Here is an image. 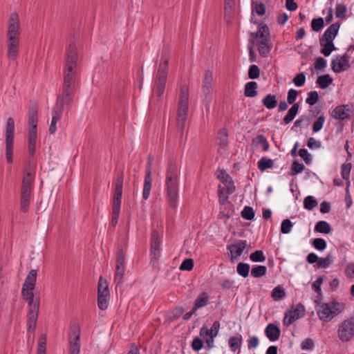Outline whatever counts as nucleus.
I'll return each instance as SVG.
<instances>
[{"label": "nucleus", "mask_w": 354, "mask_h": 354, "mask_svg": "<svg viewBox=\"0 0 354 354\" xmlns=\"http://www.w3.org/2000/svg\"><path fill=\"white\" fill-rule=\"evenodd\" d=\"M37 278V271L35 270H31L23 284L24 287H29L30 289H34Z\"/></svg>", "instance_id": "obj_33"}, {"label": "nucleus", "mask_w": 354, "mask_h": 354, "mask_svg": "<svg viewBox=\"0 0 354 354\" xmlns=\"http://www.w3.org/2000/svg\"><path fill=\"white\" fill-rule=\"evenodd\" d=\"M332 82H333V79L328 74L319 76L316 81V83L322 89H324V88H326L327 87H328L332 84Z\"/></svg>", "instance_id": "obj_35"}, {"label": "nucleus", "mask_w": 354, "mask_h": 354, "mask_svg": "<svg viewBox=\"0 0 354 354\" xmlns=\"http://www.w3.org/2000/svg\"><path fill=\"white\" fill-rule=\"evenodd\" d=\"M266 11V7L265 3L261 1H252V13H256L259 16H263L265 15Z\"/></svg>", "instance_id": "obj_28"}, {"label": "nucleus", "mask_w": 354, "mask_h": 354, "mask_svg": "<svg viewBox=\"0 0 354 354\" xmlns=\"http://www.w3.org/2000/svg\"><path fill=\"white\" fill-rule=\"evenodd\" d=\"M250 266L247 263L240 262L236 266L237 273L243 278L248 277L250 273Z\"/></svg>", "instance_id": "obj_40"}, {"label": "nucleus", "mask_w": 354, "mask_h": 354, "mask_svg": "<svg viewBox=\"0 0 354 354\" xmlns=\"http://www.w3.org/2000/svg\"><path fill=\"white\" fill-rule=\"evenodd\" d=\"M212 72L209 70L206 71L204 75L203 91L205 95V101L207 104H209L212 100L211 93L212 91Z\"/></svg>", "instance_id": "obj_18"}, {"label": "nucleus", "mask_w": 354, "mask_h": 354, "mask_svg": "<svg viewBox=\"0 0 354 354\" xmlns=\"http://www.w3.org/2000/svg\"><path fill=\"white\" fill-rule=\"evenodd\" d=\"M258 85L255 82H249L246 83L245 86V92L244 95L248 97H253L257 95V89Z\"/></svg>", "instance_id": "obj_31"}, {"label": "nucleus", "mask_w": 354, "mask_h": 354, "mask_svg": "<svg viewBox=\"0 0 354 354\" xmlns=\"http://www.w3.org/2000/svg\"><path fill=\"white\" fill-rule=\"evenodd\" d=\"M262 104L268 109H272L277 105V96L272 94H268L262 100Z\"/></svg>", "instance_id": "obj_30"}, {"label": "nucleus", "mask_w": 354, "mask_h": 354, "mask_svg": "<svg viewBox=\"0 0 354 354\" xmlns=\"http://www.w3.org/2000/svg\"><path fill=\"white\" fill-rule=\"evenodd\" d=\"M337 336L342 342H348L354 338V316L339 324L337 328Z\"/></svg>", "instance_id": "obj_9"}, {"label": "nucleus", "mask_w": 354, "mask_h": 354, "mask_svg": "<svg viewBox=\"0 0 354 354\" xmlns=\"http://www.w3.org/2000/svg\"><path fill=\"white\" fill-rule=\"evenodd\" d=\"M194 267V261L192 259H185L180 266V270L190 271Z\"/></svg>", "instance_id": "obj_63"}, {"label": "nucleus", "mask_w": 354, "mask_h": 354, "mask_svg": "<svg viewBox=\"0 0 354 354\" xmlns=\"http://www.w3.org/2000/svg\"><path fill=\"white\" fill-rule=\"evenodd\" d=\"M315 231L322 234H329L331 231V227L328 222L320 221L316 223Z\"/></svg>", "instance_id": "obj_37"}, {"label": "nucleus", "mask_w": 354, "mask_h": 354, "mask_svg": "<svg viewBox=\"0 0 354 354\" xmlns=\"http://www.w3.org/2000/svg\"><path fill=\"white\" fill-rule=\"evenodd\" d=\"M340 25L339 23H334L331 24L324 32L321 38L319 39V43H322L324 41H333L335 38L336 37Z\"/></svg>", "instance_id": "obj_20"}, {"label": "nucleus", "mask_w": 354, "mask_h": 354, "mask_svg": "<svg viewBox=\"0 0 354 354\" xmlns=\"http://www.w3.org/2000/svg\"><path fill=\"white\" fill-rule=\"evenodd\" d=\"M169 59L162 54L155 79L154 92L157 97L162 96L165 91L168 73Z\"/></svg>", "instance_id": "obj_7"}, {"label": "nucleus", "mask_w": 354, "mask_h": 354, "mask_svg": "<svg viewBox=\"0 0 354 354\" xmlns=\"http://www.w3.org/2000/svg\"><path fill=\"white\" fill-rule=\"evenodd\" d=\"M241 214L244 219L248 221L253 220L255 216L253 208L250 206H245L242 210Z\"/></svg>", "instance_id": "obj_47"}, {"label": "nucleus", "mask_w": 354, "mask_h": 354, "mask_svg": "<svg viewBox=\"0 0 354 354\" xmlns=\"http://www.w3.org/2000/svg\"><path fill=\"white\" fill-rule=\"evenodd\" d=\"M220 322L215 321L210 328H207L205 326L201 328V337L205 339L207 349H210L214 346V339L216 337L220 329Z\"/></svg>", "instance_id": "obj_10"}, {"label": "nucleus", "mask_w": 354, "mask_h": 354, "mask_svg": "<svg viewBox=\"0 0 354 354\" xmlns=\"http://www.w3.org/2000/svg\"><path fill=\"white\" fill-rule=\"evenodd\" d=\"M188 100H189V88L186 85H183L181 88L178 109L183 110H188Z\"/></svg>", "instance_id": "obj_24"}, {"label": "nucleus", "mask_w": 354, "mask_h": 354, "mask_svg": "<svg viewBox=\"0 0 354 354\" xmlns=\"http://www.w3.org/2000/svg\"><path fill=\"white\" fill-rule=\"evenodd\" d=\"M320 45L323 46V48L321 49V53L323 54L324 56L328 57L329 56L331 53L336 50V48L335 46V44L333 41H324L322 43H320Z\"/></svg>", "instance_id": "obj_36"}, {"label": "nucleus", "mask_w": 354, "mask_h": 354, "mask_svg": "<svg viewBox=\"0 0 354 354\" xmlns=\"http://www.w3.org/2000/svg\"><path fill=\"white\" fill-rule=\"evenodd\" d=\"M15 135V122L12 118L10 117L6 121V158L8 164L13 162V147Z\"/></svg>", "instance_id": "obj_8"}, {"label": "nucleus", "mask_w": 354, "mask_h": 354, "mask_svg": "<svg viewBox=\"0 0 354 354\" xmlns=\"http://www.w3.org/2000/svg\"><path fill=\"white\" fill-rule=\"evenodd\" d=\"M326 242L322 238H316L313 241V246L317 250L323 251L326 248Z\"/></svg>", "instance_id": "obj_53"}, {"label": "nucleus", "mask_w": 354, "mask_h": 354, "mask_svg": "<svg viewBox=\"0 0 354 354\" xmlns=\"http://www.w3.org/2000/svg\"><path fill=\"white\" fill-rule=\"evenodd\" d=\"M324 26V21L322 17L315 18L312 20L311 22V28L313 31L319 32L320 31Z\"/></svg>", "instance_id": "obj_49"}, {"label": "nucleus", "mask_w": 354, "mask_h": 354, "mask_svg": "<svg viewBox=\"0 0 354 354\" xmlns=\"http://www.w3.org/2000/svg\"><path fill=\"white\" fill-rule=\"evenodd\" d=\"M125 254L122 249H120L117 253L116 266L114 276V282L116 288L121 286L124 282V274L125 272Z\"/></svg>", "instance_id": "obj_12"}, {"label": "nucleus", "mask_w": 354, "mask_h": 354, "mask_svg": "<svg viewBox=\"0 0 354 354\" xmlns=\"http://www.w3.org/2000/svg\"><path fill=\"white\" fill-rule=\"evenodd\" d=\"M350 111L348 104L337 106L331 113V117L335 120H344L349 118L348 112Z\"/></svg>", "instance_id": "obj_21"}, {"label": "nucleus", "mask_w": 354, "mask_h": 354, "mask_svg": "<svg viewBox=\"0 0 354 354\" xmlns=\"http://www.w3.org/2000/svg\"><path fill=\"white\" fill-rule=\"evenodd\" d=\"M267 268L265 266H256L251 270V275L254 278H260L266 275Z\"/></svg>", "instance_id": "obj_42"}, {"label": "nucleus", "mask_w": 354, "mask_h": 354, "mask_svg": "<svg viewBox=\"0 0 354 354\" xmlns=\"http://www.w3.org/2000/svg\"><path fill=\"white\" fill-rule=\"evenodd\" d=\"M260 75V70L257 65L250 66L248 71V76L249 78L254 80L259 77Z\"/></svg>", "instance_id": "obj_61"}, {"label": "nucleus", "mask_w": 354, "mask_h": 354, "mask_svg": "<svg viewBox=\"0 0 354 354\" xmlns=\"http://www.w3.org/2000/svg\"><path fill=\"white\" fill-rule=\"evenodd\" d=\"M162 232L153 229L150 239V255L152 261H158L160 256V244L162 242Z\"/></svg>", "instance_id": "obj_11"}, {"label": "nucleus", "mask_w": 354, "mask_h": 354, "mask_svg": "<svg viewBox=\"0 0 354 354\" xmlns=\"http://www.w3.org/2000/svg\"><path fill=\"white\" fill-rule=\"evenodd\" d=\"M179 176L180 170L177 165L170 160L166 170L165 187L169 205L173 209L178 205Z\"/></svg>", "instance_id": "obj_2"}, {"label": "nucleus", "mask_w": 354, "mask_h": 354, "mask_svg": "<svg viewBox=\"0 0 354 354\" xmlns=\"http://www.w3.org/2000/svg\"><path fill=\"white\" fill-rule=\"evenodd\" d=\"M319 100L318 93L315 91H310L308 93V97L306 100V102L310 105L313 106L315 105Z\"/></svg>", "instance_id": "obj_52"}, {"label": "nucleus", "mask_w": 354, "mask_h": 354, "mask_svg": "<svg viewBox=\"0 0 354 354\" xmlns=\"http://www.w3.org/2000/svg\"><path fill=\"white\" fill-rule=\"evenodd\" d=\"M268 41H267V39L264 40H260L258 44V50L261 56L262 57H266L270 51V47L268 45Z\"/></svg>", "instance_id": "obj_39"}, {"label": "nucleus", "mask_w": 354, "mask_h": 354, "mask_svg": "<svg viewBox=\"0 0 354 354\" xmlns=\"http://www.w3.org/2000/svg\"><path fill=\"white\" fill-rule=\"evenodd\" d=\"M265 334L270 341L275 342L279 339L281 330L274 324H269L265 329Z\"/></svg>", "instance_id": "obj_23"}, {"label": "nucleus", "mask_w": 354, "mask_h": 354, "mask_svg": "<svg viewBox=\"0 0 354 354\" xmlns=\"http://www.w3.org/2000/svg\"><path fill=\"white\" fill-rule=\"evenodd\" d=\"M152 187V178H151V165L149 163L145 172L144 186L142 191V198L146 201L149 198L151 193Z\"/></svg>", "instance_id": "obj_19"}, {"label": "nucleus", "mask_w": 354, "mask_h": 354, "mask_svg": "<svg viewBox=\"0 0 354 354\" xmlns=\"http://www.w3.org/2000/svg\"><path fill=\"white\" fill-rule=\"evenodd\" d=\"M124 183V173L120 171L118 173L115 183V189L113 197V212L111 218V225L115 227L118 223L120 212L121 201L122 196Z\"/></svg>", "instance_id": "obj_6"}, {"label": "nucleus", "mask_w": 354, "mask_h": 354, "mask_svg": "<svg viewBox=\"0 0 354 354\" xmlns=\"http://www.w3.org/2000/svg\"><path fill=\"white\" fill-rule=\"evenodd\" d=\"M315 309L320 320L329 322L344 311L345 305L343 303L333 300L328 303L317 304Z\"/></svg>", "instance_id": "obj_4"}, {"label": "nucleus", "mask_w": 354, "mask_h": 354, "mask_svg": "<svg viewBox=\"0 0 354 354\" xmlns=\"http://www.w3.org/2000/svg\"><path fill=\"white\" fill-rule=\"evenodd\" d=\"M324 122H325V116H324V113H322L314 122V123L313 124V127H312L313 131L315 132V133L319 131L322 129Z\"/></svg>", "instance_id": "obj_48"}, {"label": "nucleus", "mask_w": 354, "mask_h": 354, "mask_svg": "<svg viewBox=\"0 0 354 354\" xmlns=\"http://www.w3.org/2000/svg\"><path fill=\"white\" fill-rule=\"evenodd\" d=\"M258 169L263 171L268 169L272 168L274 167V160L268 158L267 157H262L257 162Z\"/></svg>", "instance_id": "obj_34"}, {"label": "nucleus", "mask_w": 354, "mask_h": 354, "mask_svg": "<svg viewBox=\"0 0 354 354\" xmlns=\"http://www.w3.org/2000/svg\"><path fill=\"white\" fill-rule=\"evenodd\" d=\"M346 12H347V8L345 5L341 4V3H337L336 5V12H335L336 17L339 18V19L345 18Z\"/></svg>", "instance_id": "obj_54"}, {"label": "nucleus", "mask_w": 354, "mask_h": 354, "mask_svg": "<svg viewBox=\"0 0 354 354\" xmlns=\"http://www.w3.org/2000/svg\"><path fill=\"white\" fill-rule=\"evenodd\" d=\"M257 143L262 147V149L264 151H267L269 149V143L266 137L261 134L258 135L256 138Z\"/></svg>", "instance_id": "obj_58"}, {"label": "nucleus", "mask_w": 354, "mask_h": 354, "mask_svg": "<svg viewBox=\"0 0 354 354\" xmlns=\"http://www.w3.org/2000/svg\"><path fill=\"white\" fill-rule=\"evenodd\" d=\"M250 259L253 262H263L266 257L262 250H256L250 255Z\"/></svg>", "instance_id": "obj_51"}, {"label": "nucleus", "mask_w": 354, "mask_h": 354, "mask_svg": "<svg viewBox=\"0 0 354 354\" xmlns=\"http://www.w3.org/2000/svg\"><path fill=\"white\" fill-rule=\"evenodd\" d=\"M242 336L240 334H237L236 336L230 337L228 344L230 349L235 352L236 350L240 349L242 345Z\"/></svg>", "instance_id": "obj_29"}, {"label": "nucleus", "mask_w": 354, "mask_h": 354, "mask_svg": "<svg viewBox=\"0 0 354 354\" xmlns=\"http://www.w3.org/2000/svg\"><path fill=\"white\" fill-rule=\"evenodd\" d=\"M7 37L8 40L19 39L20 23L19 15L16 12L11 13L9 16Z\"/></svg>", "instance_id": "obj_14"}, {"label": "nucleus", "mask_w": 354, "mask_h": 354, "mask_svg": "<svg viewBox=\"0 0 354 354\" xmlns=\"http://www.w3.org/2000/svg\"><path fill=\"white\" fill-rule=\"evenodd\" d=\"M46 336L41 334L39 339L37 354H46Z\"/></svg>", "instance_id": "obj_45"}, {"label": "nucleus", "mask_w": 354, "mask_h": 354, "mask_svg": "<svg viewBox=\"0 0 354 354\" xmlns=\"http://www.w3.org/2000/svg\"><path fill=\"white\" fill-rule=\"evenodd\" d=\"M258 30L261 40L267 39V41H269L270 30L267 25L264 24L259 26Z\"/></svg>", "instance_id": "obj_50"}, {"label": "nucleus", "mask_w": 354, "mask_h": 354, "mask_svg": "<svg viewBox=\"0 0 354 354\" xmlns=\"http://www.w3.org/2000/svg\"><path fill=\"white\" fill-rule=\"evenodd\" d=\"M299 109V104L298 103L294 104L290 109L288 110V113L283 119V123L288 124L290 123L296 117Z\"/></svg>", "instance_id": "obj_26"}, {"label": "nucleus", "mask_w": 354, "mask_h": 354, "mask_svg": "<svg viewBox=\"0 0 354 354\" xmlns=\"http://www.w3.org/2000/svg\"><path fill=\"white\" fill-rule=\"evenodd\" d=\"M77 50L74 43L69 44L66 53V63L64 69L63 84L57 95L55 105L52 111V120L48 131L55 133L57 123L60 120L65 106H69L75 92Z\"/></svg>", "instance_id": "obj_1"}, {"label": "nucleus", "mask_w": 354, "mask_h": 354, "mask_svg": "<svg viewBox=\"0 0 354 354\" xmlns=\"http://www.w3.org/2000/svg\"><path fill=\"white\" fill-rule=\"evenodd\" d=\"M187 110L182 111V109H178L176 123L178 129L181 131H183L185 127V121L187 118Z\"/></svg>", "instance_id": "obj_32"}, {"label": "nucleus", "mask_w": 354, "mask_h": 354, "mask_svg": "<svg viewBox=\"0 0 354 354\" xmlns=\"http://www.w3.org/2000/svg\"><path fill=\"white\" fill-rule=\"evenodd\" d=\"M37 133H28V153L32 157L36 151Z\"/></svg>", "instance_id": "obj_38"}, {"label": "nucleus", "mask_w": 354, "mask_h": 354, "mask_svg": "<svg viewBox=\"0 0 354 354\" xmlns=\"http://www.w3.org/2000/svg\"><path fill=\"white\" fill-rule=\"evenodd\" d=\"M351 169V163H344L341 167V174L344 180H348L349 179L350 173Z\"/></svg>", "instance_id": "obj_55"}, {"label": "nucleus", "mask_w": 354, "mask_h": 354, "mask_svg": "<svg viewBox=\"0 0 354 354\" xmlns=\"http://www.w3.org/2000/svg\"><path fill=\"white\" fill-rule=\"evenodd\" d=\"M299 93L297 90L290 88L288 92L287 102L289 104H295V102L297 97Z\"/></svg>", "instance_id": "obj_62"}, {"label": "nucleus", "mask_w": 354, "mask_h": 354, "mask_svg": "<svg viewBox=\"0 0 354 354\" xmlns=\"http://www.w3.org/2000/svg\"><path fill=\"white\" fill-rule=\"evenodd\" d=\"M37 109L35 106H31L28 109V133H37V125L38 120Z\"/></svg>", "instance_id": "obj_22"}, {"label": "nucleus", "mask_w": 354, "mask_h": 354, "mask_svg": "<svg viewBox=\"0 0 354 354\" xmlns=\"http://www.w3.org/2000/svg\"><path fill=\"white\" fill-rule=\"evenodd\" d=\"M299 155L303 158L306 164L310 165L312 162V156L306 149H301L299 151Z\"/></svg>", "instance_id": "obj_64"}, {"label": "nucleus", "mask_w": 354, "mask_h": 354, "mask_svg": "<svg viewBox=\"0 0 354 354\" xmlns=\"http://www.w3.org/2000/svg\"><path fill=\"white\" fill-rule=\"evenodd\" d=\"M34 180L35 174L30 170L26 171L22 178L20 198V209L24 213L28 211Z\"/></svg>", "instance_id": "obj_5"}, {"label": "nucleus", "mask_w": 354, "mask_h": 354, "mask_svg": "<svg viewBox=\"0 0 354 354\" xmlns=\"http://www.w3.org/2000/svg\"><path fill=\"white\" fill-rule=\"evenodd\" d=\"M305 308L301 304H298L292 310H288L285 313L283 319V324L285 326H290L295 321L304 316Z\"/></svg>", "instance_id": "obj_16"}, {"label": "nucleus", "mask_w": 354, "mask_h": 354, "mask_svg": "<svg viewBox=\"0 0 354 354\" xmlns=\"http://www.w3.org/2000/svg\"><path fill=\"white\" fill-rule=\"evenodd\" d=\"M110 293L107 281L103 277H100L97 286V296H105L109 297Z\"/></svg>", "instance_id": "obj_27"}, {"label": "nucleus", "mask_w": 354, "mask_h": 354, "mask_svg": "<svg viewBox=\"0 0 354 354\" xmlns=\"http://www.w3.org/2000/svg\"><path fill=\"white\" fill-rule=\"evenodd\" d=\"M69 354H80V328L78 325L71 326L69 334Z\"/></svg>", "instance_id": "obj_15"}, {"label": "nucleus", "mask_w": 354, "mask_h": 354, "mask_svg": "<svg viewBox=\"0 0 354 354\" xmlns=\"http://www.w3.org/2000/svg\"><path fill=\"white\" fill-rule=\"evenodd\" d=\"M34 289L29 287H22L21 295L24 300L28 301V313L27 315V325L29 331H33L36 327V322L39 308V299L35 297L32 292Z\"/></svg>", "instance_id": "obj_3"}, {"label": "nucleus", "mask_w": 354, "mask_h": 354, "mask_svg": "<svg viewBox=\"0 0 354 354\" xmlns=\"http://www.w3.org/2000/svg\"><path fill=\"white\" fill-rule=\"evenodd\" d=\"M109 297L105 296H97V306L98 308L104 310L107 309L109 306Z\"/></svg>", "instance_id": "obj_57"}, {"label": "nucleus", "mask_w": 354, "mask_h": 354, "mask_svg": "<svg viewBox=\"0 0 354 354\" xmlns=\"http://www.w3.org/2000/svg\"><path fill=\"white\" fill-rule=\"evenodd\" d=\"M247 245L246 240H238L234 243L227 245V250L229 252L228 256L232 263L239 259Z\"/></svg>", "instance_id": "obj_17"}, {"label": "nucleus", "mask_w": 354, "mask_h": 354, "mask_svg": "<svg viewBox=\"0 0 354 354\" xmlns=\"http://www.w3.org/2000/svg\"><path fill=\"white\" fill-rule=\"evenodd\" d=\"M227 133L224 129H221L218 134V145L221 147L225 148L227 145Z\"/></svg>", "instance_id": "obj_46"}, {"label": "nucleus", "mask_w": 354, "mask_h": 354, "mask_svg": "<svg viewBox=\"0 0 354 354\" xmlns=\"http://www.w3.org/2000/svg\"><path fill=\"white\" fill-rule=\"evenodd\" d=\"M292 223L289 219H285L281 225V232L283 234H288L292 229Z\"/></svg>", "instance_id": "obj_59"}, {"label": "nucleus", "mask_w": 354, "mask_h": 354, "mask_svg": "<svg viewBox=\"0 0 354 354\" xmlns=\"http://www.w3.org/2000/svg\"><path fill=\"white\" fill-rule=\"evenodd\" d=\"M333 263V260L330 254L326 255V257L319 258L317 263L318 268H327Z\"/></svg>", "instance_id": "obj_41"}, {"label": "nucleus", "mask_w": 354, "mask_h": 354, "mask_svg": "<svg viewBox=\"0 0 354 354\" xmlns=\"http://www.w3.org/2000/svg\"><path fill=\"white\" fill-rule=\"evenodd\" d=\"M352 49H348L342 56H337L331 62V68L335 73L346 71L350 67L349 61L352 56Z\"/></svg>", "instance_id": "obj_13"}, {"label": "nucleus", "mask_w": 354, "mask_h": 354, "mask_svg": "<svg viewBox=\"0 0 354 354\" xmlns=\"http://www.w3.org/2000/svg\"><path fill=\"white\" fill-rule=\"evenodd\" d=\"M306 82V75L304 73H300L297 74L292 80V82L297 86H302L304 85Z\"/></svg>", "instance_id": "obj_60"}, {"label": "nucleus", "mask_w": 354, "mask_h": 354, "mask_svg": "<svg viewBox=\"0 0 354 354\" xmlns=\"http://www.w3.org/2000/svg\"><path fill=\"white\" fill-rule=\"evenodd\" d=\"M271 296L275 301L282 299L286 296L285 290L279 286H277L272 290Z\"/></svg>", "instance_id": "obj_44"}, {"label": "nucleus", "mask_w": 354, "mask_h": 354, "mask_svg": "<svg viewBox=\"0 0 354 354\" xmlns=\"http://www.w3.org/2000/svg\"><path fill=\"white\" fill-rule=\"evenodd\" d=\"M317 205V200L312 196H308L304 200V207L307 210L313 209Z\"/></svg>", "instance_id": "obj_43"}, {"label": "nucleus", "mask_w": 354, "mask_h": 354, "mask_svg": "<svg viewBox=\"0 0 354 354\" xmlns=\"http://www.w3.org/2000/svg\"><path fill=\"white\" fill-rule=\"evenodd\" d=\"M19 39H8V57L15 60L18 55Z\"/></svg>", "instance_id": "obj_25"}, {"label": "nucleus", "mask_w": 354, "mask_h": 354, "mask_svg": "<svg viewBox=\"0 0 354 354\" xmlns=\"http://www.w3.org/2000/svg\"><path fill=\"white\" fill-rule=\"evenodd\" d=\"M305 169L304 165L295 160L291 166V175L295 176L301 173Z\"/></svg>", "instance_id": "obj_56"}]
</instances>
